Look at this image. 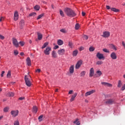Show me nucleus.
<instances>
[{
	"mask_svg": "<svg viewBox=\"0 0 125 125\" xmlns=\"http://www.w3.org/2000/svg\"><path fill=\"white\" fill-rule=\"evenodd\" d=\"M64 11L68 17H75L77 15V14H76L74 10L70 8H65Z\"/></svg>",
	"mask_w": 125,
	"mask_h": 125,
	"instance_id": "1",
	"label": "nucleus"
},
{
	"mask_svg": "<svg viewBox=\"0 0 125 125\" xmlns=\"http://www.w3.org/2000/svg\"><path fill=\"white\" fill-rule=\"evenodd\" d=\"M24 81L27 86H31L32 83H31V81H30V79H29L27 75H25L24 77Z\"/></svg>",
	"mask_w": 125,
	"mask_h": 125,
	"instance_id": "2",
	"label": "nucleus"
},
{
	"mask_svg": "<svg viewBox=\"0 0 125 125\" xmlns=\"http://www.w3.org/2000/svg\"><path fill=\"white\" fill-rule=\"evenodd\" d=\"M50 51H51V47L48 46L44 50V53L45 55H49L50 54Z\"/></svg>",
	"mask_w": 125,
	"mask_h": 125,
	"instance_id": "3",
	"label": "nucleus"
},
{
	"mask_svg": "<svg viewBox=\"0 0 125 125\" xmlns=\"http://www.w3.org/2000/svg\"><path fill=\"white\" fill-rule=\"evenodd\" d=\"M115 103V100L114 99H110L106 100L105 102V104L107 105H112Z\"/></svg>",
	"mask_w": 125,
	"mask_h": 125,
	"instance_id": "4",
	"label": "nucleus"
},
{
	"mask_svg": "<svg viewBox=\"0 0 125 125\" xmlns=\"http://www.w3.org/2000/svg\"><path fill=\"white\" fill-rule=\"evenodd\" d=\"M19 113V111L18 110H12L11 111V114L15 118V117L18 116V113Z\"/></svg>",
	"mask_w": 125,
	"mask_h": 125,
	"instance_id": "5",
	"label": "nucleus"
},
{
	"mask_svg": "<svg viewBox=\"0 0 125 125\" xmlns=\"http://www.w3.org/2000/svg\"><path fill=\"white\" fill-rule=\"evenodd\" d=\"M82 64H83V61L80 60L79 61L77 64H76L75 68L76 69H80V67L82 66Z\"/></svg>",
	"mask_w": 125,
	"mask_h": 125,
	"instance_id": "6",
	"label": "nucleus"
},
{
	"mask_svg": "<svg viewBox=\"0 0 125 125\" xmlns=\"http://www.w3.org/2000/svg\"><path fill=\"white\" fill-rule=\"evenodd\" d=\"M96 56L100 60L101 59H104V55L103 54H101L100 53H97Z\"/></svg>",
	"mask_w": 125,
	"mask_h": 125,
	"instance_id": "7",
	"label": "nucleus"
},
{
	"mask_svg": "<svg viewBox=\"0 0 125 125\" xmlns=\"http://www.w3.org/2000/svg\"><path fill=\"white\" fill-rule=\"evenodd\" d=\"M94 92H95V90H92L91 91L86 92L84 95L86 97L89 95H91V94H93V93H94Z\"/></svg>",
	"mask_w": 125,
	"mask_h": 125,
	"instance_id": "8",
	"label": "nucleus"
},
{
	"mask_svg": "<svg viewBox=\"0 0 125 125\" xmlns=\"http://www.w3.org/2000/svg\"><path fill=\"white\" fill-rule=\"evenodd\" d=\"M19 18V15L18 14V12L15 11L14 13V20L15 21H17Z\"/></svg>",
	"mask_w": 125,
	"mask_h": 125,
	"instance_id": "9",
	"label": "nucleus"
},
{
	"mask_svg": "<svg viewBox=\"0 0 125 125\" xmlns=\"http://www.w3.org/2000/svg\"><path fill=\"white\" fill-rule=\"evenodd\" d=\"M13 43L16 47H18L19 46V43H18V41H17V40L16 39H13Z\"/></svg>",
	"mask_w": 125,
	"mask_h": 125,
	"instance_id": "10",
	"label": "nucleus"
},
{
	"mask_svg": "<svg viewBox=\"0 0 125 125\" xmlns=\"http://www.w3.org/2000/svg\"><path fill=\"white\" fill-rule=\"evenodd\" d=\"M102 37L104 38H109L110 37V32L107 31L104 32Z\"/></svg>",
	"mask_w": 125,
	"mask_h": 125,
	"instance_id": "11",
	"label": "nucleus"
},
{
	"mask_svg": "<svg viewBox=\"0 0 125 125\" xmlns=\"http://www.w3.org/2000/svg\"><path fill=\"white\" fill-rule=\"evenodd\" d=\"M110 57L113 60L117 59V55L116 54V53L115 52L111 53V54H110Z\"/></svg>",
	"mask_w": 125,
	"mask_h": 125,
	"instance_id": "12",
	"label": "nucleus"
},
{
	"mask_svg": "<svg viewBox=\"0 0 125 125\" xmlns=\"http://www.w3.org/2000/svg\"><path fill=\"white\" fill-rule=\"evenodd\" d=\"M65 52V49H62L60 50H59L58 51V53L59 55H63V54Z\"/></svg>",
	"mask_w": 125,
	"mask_h": 125,
	"instance_id": "13",
	"label": "nucleus"
},
{
	"mask_svg": "<svg viewBox=\"0 0 125 125\" xmlns=\"http://www.w3.org/2000/svg\"><path fill=\"white\" fill-rule=\"evenodd\" d=\"M26 64L28 66H31V65H32V63L31 62V59H30L29 57H28L27 59H26Z\"/></svg>",
	"mask_w": 125,
	"mask_h": 125,
	"instance_id": "14",
	"label": "nucleus"
},
{
	"mask_svg": "<svg viewBox=\"0 0 125 125\" xmlns=\"http://www.w3.org/2000/svg\"><path fill=\"white\" fill-rule=\"evenodd\" d=\"M77 95H78V93H75L74 95H72L70 99V102H73V101H74V100H75V98H76V97H77Z\"/></svg>",
	"mask_w": 125,
	"mask_h": 125,
	"instance_id": "15",
	"label": "nucleus"
},
{
	"mask_svg": "<svg viewBox=\"0 0 125 125\" xmlns=\"http://www.w3.org/2000/svg\"><path fill=\"white\" fill-rule=\"evenodd\" d=\"M93 75H94V69L91 68L90 70L89 77H93Z\"/></svg>",
	"mask_w": 125,
	"mask_h": 125,
	"instance_id": "16",
	"label": "nucleus"
},
{
	"mask_svg": "<svg viewBox=\"0 0 125 125\" xmlns=\"http://www.w3.org/2000/svg\"><path fill=\"white\" fill-rule=\"evenodd\" d=\"M6 96H8V97H13L14 96V93L9 92L6 94Z\"/></svg>",
	"mask_w": 125,
	"mask_h": 125,
	"instance_id": "17",
	"label": "nucleus"
},
{
	"mask_svg": "<svg viewBox=\"0 0 125 125\" xmlns=\"http://www.w3.org/2000/svg\"><path fill=\"white\" fill-rule=\"evenodd\" d=\"M102 84H103V85H105V86H109L111 87L112 86V84L106 82H102L101 83Z\"/></svg>",
	"mask_w": 125,
	"mask_h": 125,
	"instance_id": "18",
	"label": "nucleus"
},
{
	"mask_svg": "<svg viewBox=\"0 0 125 125\" xmlns=\"http://www.w3.org/2000/svg\"><path fill=\"white\" fill-rule=\"evenodd\" d=\"M37 35H38V40L39 41H42V34L41 33L38 32L37 33Z\"/></svg>",
	"mask_w": 125,
	"mask_h": 125,
	"instance_id": "19",
	"label": "nucleus"
},
{
	"mask_svg": "<svg viewBox=\"0 0 125 125\" xmlns=\"http://www.w3.org/2000/svg\"><path fill=\"white\" fill-rule=\"evenodd\" d=\"M52 57L53 58H56L57 57V54H56L55 51H53L52 52Z\"/></svg>",
	"mask_w": 125,
	"mask_h": 125,
	"instance_id": "20",
	"label": "nucleus"
},
{
	"mask_svg": "<svg viewBox=\"0 0 125 125\" xmlns=\"http://www.w3.org/2000/svg\"><path fill=\"white\" fill-rule=\"evenodd\" d=\"M74 65H72L69 68V73L70 74H73L74 73Z\"/></svg>",
	"mask_w": 125,
	"mask_h": 125,
	"instance_id": "21",
	"label": "nucleus"
},
{
	"mask_svg": "<svg viewBox=\"0 0 125 125\" xmlns=\"http://www.w3.org/2000/svg\"><path fill=\"white\" fill-rule=\"evenodd\" d=\"M78 53H79V51L77 50H75L73 52L72 55L73 57H76L78 55Z\"/></svg>",
	"mask_w": 125,
	"mask_h": 125,
	"instance_id": "22",
	"label": "nucleus"
},
{
	"mask_svg": "<svg viewBox=\"0 0 125 125\" xmlns=\"http://www.w3.org/2000/svg\"><path fill=\"white\" fill-rule=\"evenodd\" d=\"M49 43L48 42H45V43L43 44L42 46V49H43V48H45V47H46V46H47V45H48Z\"/></svg>",
	"mask_w": 125,
	"mask_h": 125,
	"instance_id": "23",
	"label": "nucleus"
},
{
	"mask_svg": "<svg viewBox=\"0 0 125 125\" xmlns=\"http://www.w3.org/2000/svg\"><path fill=\"white\" fill-rule=\"evenodd\" d=\"M57 42H58V45H62V44H63V43H64V42H63V41H62L61 40H58Z\"/></svg>",
	"mask_w": 125,
	"mask_h": 125,
	"instance_id": "24",
	"label": "nucleus"
},
{
	"mask_svg": "<svg viewBox=\"0 0 125 125\" xmlns=\"http://www.w3.org/2000/svg\"><path fill=\"white\" fill-rule=\"evenodd\" d=\"M33 112H34L35 114L38 112V107H37V106H33Z\"/></svg>",
	"mask_w": 125,
	"mask_h": 125,
	"instance_id": "25",
	"label": "nucleus"
},
{
	"mask_svg": "<svg viewBox=\"0 0 125 125\" xmlns=\"http://www.w3.org/2000/svg\"><path fill=\"white\" fill-rule=\"evenodd\" d=\"M73 124H76L77 125H80L81 123L79 122V119H76L75 121L73 122Z\"/></svg>",
	"mask_w": 125,
	"mask_h": 125,
	"instance_id": "26",
	"label": "nucleus"
},
{
	"mask_svg": "<svg viewBox=\"0 0 125 125\" xmlns=\"http://www.w3.org/2000/svg\"><path fill=\"white\" fill-rule=\"evenodd\" d=\"M110 48H112V49H113L114 50H117V48H116V46H115V45L113 44H111L110 45Z\"/></svg>",
	"mask_w": 125,
	"mask_h": 125,
	"instance_id": "27",
	"label": "nucleus"
},
{
	"mask_svg": "<svg viewBox=\"0 0 125 125\" xmlns=\"http://www.w3.org/2000/svg\"><path fill=\"white\" fill-rule=\"evenodd\" d=\"M86 73V72L85 71H82L80 73V77H84Z\"/></svg>",
	"mask_w": 125,
	"mask_h": 125,
	"instance_id": "28",
	"label": "nucleus"
},
{
	"mask_svg": "<svg viewBox=\"0 0 125 125\" xmlns=\"http://www.w3.org/2000/svg\"><path fill=\"white\" fill-rule=\"evenodd\" d=\"M110 9L111 11H114V12H119V9L115 8H111Z\"/></svg>",
	"mask_w": 125,
	"mask_h": 125,
	"instance_id": "29",
	"label": "nucleus"
},
{
	"mask_svg": "<svg viewBox=\"0 0 125 125\" xmlns=\"http://www.w3.org/2000/svg\"><path fill=\"white\" fill-rule=\"evenodd\" d=\"M96 65H102L103 64V62L101 61H98L96 63Z\"/></svg>",
	"mask_w": 125,
	"mask_h": 125,
	"instance_id": "30",
	"label": "nucleus"
},
{
	"mask_svg": "<svg viewBox=\"0 0 125 125\" xmlns=\"http://www.w3.org/2000/svg\"><path fill=\"white\" fill-rule=\"evenodd\" d=\"M24 23H25L24 20H21L20 22V26H21V27H22V26H24Z\"/></svg>",
	"mask_w": 125,
	"mask_h": 125,
	"instance_id": "31",
	"label": "nucleus"
},
{
	"mask_svg": "<svg viewBox=\"0 0 125 125\" xmlns=\"http://www.w3.org/2000/svg\"><path fill=\"white\" fill-rule=\"evenodd\" d=\"M42 118H43V115H41L39 117L38 120H39V122H41L42 121Z\"/></svg>",
	"mask_w": 125,
	"mask_h": 125,
	"instance_id": "32",
	"label": "nucleus"
},
{
	"mask_svg": "<svg viewBox=\"0 0 125 125\" xmlns=\"http://www.w3.org/2000/svg\"><path fill=\"white\" fill-rule=\"evenodd\" d=\"M44 15V14H42L40 15H39L37 18V20H39V19H41L42 17H43V16Z\"/></svg>",
	"mask_w": 125,
	"mask_h": 125,
	"instance_id": "33",
	"label": "nucleus"
},
{
	"mask_svg": "<svg viewBox=\"0 0 125 125\" xmlns=\"http://www.w3.org/2000/svg\"><path fill=\"white\" fill-rule=\"evenodd\" d=\"M123 84L122 83V81H121L120 80H119L118 81V87H121L122 86V85Z\"/></svg>",
	"mask_w": 125,
	"mask_h": 125,
	"instance_id": "34",
	"label": "nucleus"
},
{
	"mask_svg": "<svg viewBox=\"0 0 125 125\" xmlns=\"http://www.w3.org/2000/svg\"><path fill=\"white\" fill-rule=\"evenodd\" d=\"M79 28H80V24H79V23H77L75 25V30H79Z\"/></svg>",
	"mask_w": 125,
	"mask_h": 125,
	"instance_id": "35",
	"label": "nucleus"
},
{
	"mask_svg": "<svg viewBox=\"0 0 125 125\" xmlns=\"http://www.w3.org/2000/svg\"><path fill=\"white\" fill-rule=\"evenodd\" d=\"M36 15H37V13H36L35 12H33V13L29 14L30 17H32V16L34 17V16H36Z\"/></svg>",
	"mask_w": 125,
	"mask_h": 125,
	"instance_id": "36",
	"label": "nucleus"
},
{
	"mask_svg": "<svg viewBox=\"0 0 125 125\" xmlns=\"http://www.w3.org/2000/svg\"><path fill=\"white\" fill-rule=\"evenodd\" d=\"M34 9H35V10H40V6H39L38 5H36L34 7Z\"/></svg>",
	"mask_w": 125,
	"mask_h": 125,
	"instance_id": "37",
	"label": "nucleus"
},
{
	"mask_svg": "<svg viewBox=\"0 0 125 125\" xmlns=\"http://www.w3.org/2000/svg\"><path fill=\"white\" fill-rule=\"evenodd\" d=\"M60 15H61L62 17H64V12H63V11H62V10H60Z\"/></svg>",
	"mask_w": 125,
	"mask_h": 125,
	"instance_id": "38",
	"label": "nucleus"
},
{
	"mask_svg": "<svg viewBox=\"0 0 125 125\" xmlns=\"http://www.w3.org/2000/svg\"><path fill=\"white\" fill-rule=\"evenodd\" d=\"M95 49L94 48V47L91 46V47H90V48H89V51L90 52H92V51H94V50Z\"/></svg>",
	"mask_w": 125,
	"mask_h": 125,
	"instance_id": "39",
	"label": "nucleus"
},
{
	"mask_svg": "<svg viewBox=\"0 0 125 125\" xmlns=\"http://www.w3.org/2000/svg\"><path fill=\"white\" fill-rule=\"evenodd\" d=\"M11 76V72L10 71H9L7 74V78H10Z\"/></svg>",
	"mask_w": 125,
	"mask_h": 125,
	"instance_id": "40",
	"label": "nucleus"
},
{
	"mask_svg": "<svg viewBox=\"0 0 125 125\" xmlns=\"http://www.w3.org/2000/svg\"><path fill=\"white\" fill-rule=\"evenodd\" d=\"M83 38L84 40H88V36L85 35H83Z\"/></svg>",
	"mask_w": 125,
	"mask_h": 125,
	"instance_id": "41",
	"label": "nucleus"
},
{
	"mask_svg": "<svg viewBox=\"0 0 125 125\" xmlns=\"http://www.w3.org/2000/svg\"><path fill=\"white\" fill-rule=\"evenodd\" d=\"M68 45L70 48H73V43L72 42H69Z\"/></svg>",
	"mask_w": 125,
	"mask_h": 125,
	"instance_id": "42",
	"label": "nucleus"
},
{
	"mask_svg": "<svg viewBox=\"0 0 125 125\" xmlns=\"http://www.w3.org/2000/svg\"><path fill=\"white\" fill-rule=\"evenodd\" d=\"M19 43L21 45V46H24V44H25V42L22 41L20 42Z\"/></svg>",
	"mask_w": 125,
	"mask_h": 125,
	"instance_id": "43",
	"label": "nucleus"
},
{
	"mask_svg": "<svg viewBox=\"0 0 125 125\" xmlns=\"http://www.w3.org/2000/svg\"><path fill=\"white\" fill-rule=\"evenodd\" d=\"M103 51H104V52H106V53H109L110 52L109 50H108V49H107L106 48L103 49Z\"/></svg>",
	"mask_w": 125,
	"mask_h": 125,
	"instance_id": "44",
	"label": "nucleus"
},
{
	"mask_svg": "<svg viewBox=\"0 0 125 125\" xmlns=\"http://www.w3.org/2000/svg\"><path fill=\"white\" fill-rule=\"evenodd\" d=\"M8 110H9V108L8 107H5L3 109L4 112H8Z\"/></svg>",
	"mask_w": 125,
	"mask_h": 125,
	"instance_id": "45",
	"label": "nucleus"
},
{
	"mask_svg": "<svg viewBox=\"0 0 125 125\" xmlns=\"http://www.w3.org/2000/svg\"><path fill=\"white\" fill-rule=\"evenodd\" d=\"M97 74H98V75H99V77H100V76H101L102 75V72H101V71H97Z\"/></svg>",
	"mask_w": 125,
	"mask_h": 125,
	"instance_id": "46",
	"label": "nucleus"
},
{
	"mask_svg": "<svg viewBox=\"0 0 125 125\" xmlns=\"http://www.w3.org/2000/svg\"><path fill=\"white\" fill-rule=\"evenodd\" d=\"M14 53L15 55H18V54L19 53V52L17 50H15L14 51Z\"/></svg>",
	"mask_w": 125,
	"mask_h": 125,
	"instance_id": "47",
	"label": "nucleus"
},
{
	"mask_svg": "<svg viewBox=\"0 0 125 125\" xmlns=\"http://www.w3.org/2000/svg\"><path fill=\"white\" fill-rule=\"evenodd\" d=\"M14 125H19V121H18V120L16 121L14 123Z\"/></svg>",
	"mask_w": 125,
	"mask_h": 125,
	"instance_id": "48",
	"label": "nucleus"
},
{
	"mask_svg": "<svg viewBox=\"0 0 125 125\" xmlns=\"http://www.w3.org/2000/svg\"><path fill=\"white\" fill-rule=\"evenodd\" d=\"M60 32H61L62 33H66V30L62 29L60 30Z\"/></svg>",
	"mask_w": 125,
	"mask_h": 125,
	"instance_id": "49",
	"label": "nucleus"
},
{
	"mask_svg": "<svg viewBox=\"0 0 125 125\" xmlns=\"http://www.w3.org/2000/svg\"><path fill=\"white\" fill-rule=\"evenodd\" d=\"M0 40H4V36L1 35H0Z\"/></svg>",
	"mask_w": 125,
	"mask_h": 125,
	"instance_id": "50",
	"label": "nucleus"
},
{
	"mask_svg": "<svg viewBox=\"0 0 125 125\" xmlns=\"http://www.w3.org/2000/svg\"><path fill=\"white\" fill-rule=\"evenodd\" d=\"M36 73H41V69H37L36 70Z\"/></svg>",
	"mask_w": 125,
	"mask_h": 125,
	"instance_id": "51",
	"label": "nucleus"
},
{
	"mask_svg": "<svg viewBox=\"0 0 125 125\" xmlns=\"http://www.w3.org/2000/svg\"><path fill=\"white\" fill-rule=\"evenodd\" d=\"M25 99V97H21L19 98V100H24Z\"/></svg>",
	"mask_w": 125,
	"mask_h": 125,
	"instance_id": "52",
	"label": "nucleus"
},
{
	"mask_svg": "<svg viewBox=\"0 0 125 125\" xmlns=\"http://www.w3.org/2000/svg\"><path fill=\"white\" fill-rule=\"evenodd\" d=\"M125 89V84L122 86L121 90L124 91Z\"/></svg>",
	"mask_w": 125,
	"mask_h": 125,
	"instance_id": "53",
	"label": "nucleus"
},
{
	"mask_svg": "<svg viewBox=\"0 0 125 125\" xmlns=\"http://www.w3.org/2000/svg\"><path fill=\"white\" fill-rule=\"evenodd\" d=\"M73 92H74V91H73L72 90H71L69 91L68 94H72V93H73Z\"/></svg>",
	"mask_w": 125,
	"mask_h": 125,
	"instance_id": "54",
	"label": "nucleus"
},
{
	"mask_svg": "<svg viewBox=\"0 0 125 125\" xmlns=\"http://www.w3.org/2000/svg\"><path fill=\"white\" fill-rule=\"evenodd\" d=\"M59 46L56 45L55 46V47H54V49H57V48H59Z\"/></svg>",
	"mask_w": 125,
	"mask_h": 125,
	"instance_id": "55",
	"label": "nucleus"
},
{
	"mask_svg": "<svg viewBox=\"0 0 125 125\" xmlns=\"http://www.w3.org/2000/svg\"><path fill=\"white\" fill-rule=\"evenodd\" d=\"M4 74V71H2V72H1V74L0 75L1 77H3Z\"/></svg>",
	"mask_w": 125,
	"mask_h": 125,
	"instance_id": "56",
	"label": "nucleus"
},
{
	"mask_svg": "<svg viewBox=\"0 0 125 125\" xmlns=\"http://www.w3.org/2000/svg\"><path fill=\"white\" fill-rule=\"evenodd\" d=\"M3 19H4V18H3V17H1L0 18V22H1V21H2V20H3Z\"/></svg>",
	"mask_w": 125,
	"mask_h": 125,
	"instance_id": "57",
	"label": "nucleus"
},
{
	"mask_svg": "<svg viewBox=\"0 0 125 125\" xmlns=\"http://www.w3.org/2000/svg\"><path fill=\"white\" fill-rule=\"evenodd\" d=\"M122 45H123L124 47L125 48V42L123 41L122 42Z\"/></svg>",
	"mask_w": 125,
	"mask_h": 125,
	"instance_id": "58",
	"label": "nucleus"
},
{
	"mask_svg": "<svg viewBox=\"0 0 125 125\" xmlns=\"http://www.w3.org/2000/svg\"><path fill=\"white\" fill-rule=\"evenodd\" d=\"M83 49H84L83 47L82 46L80 47V51H82V50H83Z\"/></svg>",
	"mask_w": 125,
	"mask_h": 125,
	"instance_id": "59",
	"label": "nucleus"
},
{
	"mask_svg": "<svg viewBox=\"0 0 125 125\" xmlns=\"http://www.w3.org/2000/svg\"><path fill=\"white\" fill-rule=\"evenodd\" d=\"M106 7L107 9H110L111 8L109 5H106Z\"/></svg>",
	"mask_w": 125,
	"mask_h": 125,
	"instance_id": "60",
	"label": "nucleus"
},
{
	"mask_svg": "<svg viewBox=\"0 0 125 125\" xmlns=\"http://www.w3.org/2000/svg\"><path fill=\"white\" fill-rule=\"evenodd\" d=\"M82 16H85V13L84 12H82Z\"/></svg>",
	"mask_w": 125,
	"mask_h": 125,
	"instance_id": "61",
	"label": "nucleus"
},
{
	"mask_svg": "<svg viewBox=\"0 0 125 125\" xmlns=\"http://www.w3.org/2000/svg\"><path fill=\"white\" fill-rule=\"evenodd\" d=\"M51 7L53 9H54V5H53V4L51 5Z\"/></svg>",
	"mask_w": 125,
	"mask_h": 125,
	"instance_id": "62",
	"label": "nucleus"
},
{
	"mask_svg": "<svg viewBox=\"0 0 125 125\" xmlns=\"http://www.w3.org/2000/svg\"><path fill=\"white\" fill-rule=\"evenodd\" d=\"M21 56H23V55H24V53L21 52Z\"/></svg>",
	"mask_w": 125,
	"mask_h": 125,
	"instance_id": "63",
	"label": "nucleus"
},
{
	"mask_svg": "<svg viewBox=\"0 0 125 125\" xmlns=\"http://www.w3.org/2000/svg\"><path fill=\"white\" fill-rule=\"evenodd\" d=\"M2 118H3V116H1L0 117V120H1V119H2Z\"/></svg>",
	"mask_w": 125,
	"mask_h": 125,
	"instance_id": "64",
	"label": "nucleus"
}]
</instances>
